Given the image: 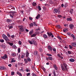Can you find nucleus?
I'll return each mask as SVG.
<instances>
[{
	"instance_id": "f257e3e1",
	"label": "nucleus",
	"mask_w": 76,
	"mask_h": 76,
	"mask_svg": "<svg viewBox=\"0 0 76 76\" xmlns=\"http://www.w3.org/2000/svg\"><path fill=\"white\" fill-rule=\"evenodd\" d=\"M2 37L3 39H5L7 44H9L10 45V46H12L13 45V43L9 42L10 41V39H9L8 37H7L6 35L4 34H2Z\"/></svg>"
},
{
	"instance_id": "f03ea898",
	"label": "nucleus",
	"mask_w": 76,
	"mask_h": 76,
	"mask_svg": "<svg viewBox=\"0 0 76 76\" xmlns=\"http://www.w3.org/2000/svg\"><path fill=\"white\" fill-rule=\"evenodd\" d=\"M61 69L64 72H65V71H67V65L65 63H63V64H61Z\"/></svg>"
},
{
	"instance_id": "7ed1b4c3",
	"label": "nucleus",
	"mask_w": 76,
	"mask_h": 76,
	"mask_svg": "<svg viewBox=\"0 0 76 76\" xmlns=\"http://www.w3.org/2000/svg\"><path fill=\"white\" fill-rule=\"evenodd\" d=\"M29 43L30 44L34 45H37V44L36 43V41L34 39H32L31 41H29Z\"/></svg>"
},
{
	"instance_id": "20e7f679",
	"label": "nucleus",
	"mask_w": 76,
	"mask_h": 76,
	"mask_svg": "<svg viewBox=\"0 0 76 76\" xmlns=\"http://www.w3.org/2000/svg\"><path fill=\"white\" fill-rule=\"evenodd\" d=\"M18 28H19L20 32H23L24 31V28H23V26H18Z\"/></svg>"
},
{
	"instance_id": "39448f33",
	"label": "nucleus",
	"mask_w": 76,
	"mask_h": 76,
	"mask_svg": "<svg viewBox=\"0 0 76 76\" xmlns=\"http://www.w3.org/2000/svg\"><path fill=\"white\" fill-rule=\"evenodd\" d=\"M7 57H8L7 55L6 54H5L4 56H1V58L2 59H3V60H6V58H7Z\"/></svg>"
},
{
	"instance_id": "423d86ee",
	"label": "nucleus",
	"mask_w": 76,
	"mask_h": 76,
	"mask_svg": "<svg viewBox=\"0 0 76 76\" xmlns=\"http://www.w3.org/2000/svg\"><path fill=\"white\" fill-rule=\"evenodd\" d=\"M69 26L70 29H72L74 28V25L73 24H71L69 25Z\"/></svg>"
},
{
	"instance_id": "0eeeda50",
	"label": "nucleus",
	"mask_w": 76,
	"mask_h": 76,
	"mask_svg": "<svg viewBox=\"0 0 76 76\" xmlns=\"http://www.w3.org/2000/svg\"><path fill=\"white\" fill-rule=\"evenodd\" d=\"M36 34H33L31 36V37H36V35L37 34H38V32H36Z\"/></svg>"
},
{
	"instance_id": "6e6552de",
	"label": "nucleus",
	"mask_w": 76,
	"mask_h": 76,
	"mask_svg": "<svg viewBox=\"0 0 76 76\" xmlns=\"http://www.w3.org/2000/svg\"><path fill=\"white\" fill-rule=\"evenodd\" d=\"M48 49L50 50V51H53V48L51 46L49 45L48 46Z\"/></svg>"
},
{
	"instance_id": "1a4fd4ad",
	"label": "nucleus",
	"mask_w": 76,
	"mask_h": 76,
	"mask_svg": "<svg viewBox=\"0 0 76 76\" xmlns=\"http://www.w3.org/2000/svg\"><path fill=\"white\" fill-rule=\"evenodd\" d=\"M49 3L50 4H53V3H54V1H53V0H49Z\"/></svg>"
},
{
	"instance_id": "9d476101",
	"label": "nucleus",
	"mask_w": 76,
	"mask_h": 76,
	"mask_svg": "<svg viewBox=\"0 0 76 76\" xmlns=\"http://www.w3.org/2000/svg\"><path fill=\"white\" fill-rule=\"evenodd\" d=\"M58 12V10L56 9H54L53 10V13H57Z\"/></svg>"
},
{
	"instance_id": "9b49d317",
	"label": "nucleus",
	"mask_w": 76,
	"mask_h": 76,
	"mask_svg": "<svg viewBox=\"0 0 76 76\" xmlns=\"http://www.w3.org/2000/svg\"><path fill=\"white\" fill-rule=\"evenodd\" d=\"M38 52L37 50H35L34 52V56H37V55H38Z\"/></svg>"
},
{
	"instance_id": "f8f14e48",
	"label": "nucleus",
	"mask_w": 76,
	"mask_h": 76,
	"mask_svg": "<svg viewBox=\"0 0 76 76\" xmlns=\"http://www.w3.org/2000/svg\"><path fill=\"white\" fill-rule=\"evenodd\" d=\"M53 66L55 68V70H58V68L57 67L56 65L54 64L53 65Z\"/></svg>"
},
{
	"instance_id": "ddd939ff",
	"label": "nucleus",
	"mask_w": 76,
	"mask_h": 76,
	"mask_svg": "<svg viewBox=\"0 0 76 76\" xmlns=\"http://www.w3.org/2000/svg\"><path fill=\"white\" fill-rule=\"evenodd\" d=\"M11 56H12V57H15V56H16V54L15 53H12L11 54Z\"/></svg>"
},
{
	"instance_id": "4468645a",
	"label": "nucleus",
	"mask_w": 76,
	"mask_h": 76,
	"mask_svg": "<svg viewBox=\"0 0 76 76\" xmlns=\"http://www.w3.org/2000/svg\"><path fill=\"white\" fill-rule=\"evenodd\" d=\"M40 16H41V15L39 14L36 17V18L37 19H38V18H40Z\"/></svg>"
},
{
	"instance_id": "2eb2a0df",
	"label": "nucleus",
	"mask_w": 76,
	"mask_h": 76,
	"mask_svg": "<svg viewBox=\"0 0 76 76\" xmlns=\"http://www.w3.org/2000/svg\"><path fill=\"white\" fill-rule=\"evenodd\" d=\"M47 34L49 36V37H50V36H51V35H53V34H52L50 32V33H48V32H47Z\"/></svg>"
},
{
	"instance_id": "dca6fc26",
	"label": "nucleus",
	"mask_w": 76,
	"mask_h": 76,
	"mask_svg": "<svg viewBox=\"0 0 76 76\" xmlns=\"http://www.w3.org/2000/svg\"><path fill=\"white\" fill-rule=\"evenodd\" d=\"M69 12L71 15H72L73 13V9H71L69 11Z\"/></svg>"
},
{
	"instance_id": "f3484780",
	"label": "nucleus",
	"mask_w": 76,
	"mask_h": 76,
	"mask_svg": "<svg viewBox=\"0 0 76 76\" xmlns=\"http://www.w3.org/2000/svg\"><path fill=\"white\" fill-rule=\"evenodd\" d=\"M16 73L17 75H18L20 76H22V75L21 73H19V72H16Z\"/></svg>"
},
{
	"instance_id": "a211bd4d",
	"label": "nucleus",
	"mask_w": 76,
	"mask_h": 76,
	"mask_svg": "<svg viewBox=\"0 0 76 76\" xmlns=\"http://www.w3.org/2000/svg\"><path fill=\"white\" fill-rule=\"evenodd\" d=\"M7 22L8 23H10V22H11L12 21V20L11 19H7Z\"/></svg>"
},
{
	"instance_id": "6ab92c4d",
	"label": "nucleus",
	"mask_w": 76,
	"mask_h": 76,
	"mask_svg": "<svg viewBox=\"0 0 76 76\" xmlns=\"http://www.w3.org/2000/svg\"><path fill=\"white\" fill-rule=\"evenodd\" d=\"M67 31H68V29L67 28H65L64 29H63L64 32H66V31L67 32Z\"/></svg>"
},
{
	"instance_id": "aec40b11",
	"label": "nucleus",
	"mask_w": 76,
	"mask_h": 76,
	"mask_svg": "<svg viewBox=\"0 0 76 76\" xmlns=\"http://www.w3.org/2000/svg\"><path fill=\"white\" fill-rule=\"evenodd\" d=\"M29 52H27L26 54V58L28 57H29Z\"/></svg>"
},
{
	"instance_id": "412c9836",
	"label": "nucleus",
	"mask_w": 76,
	"mask_h": 76,
	"mask_svg": "<svg viewBox=\"0 0 76 76\" xmlns=\"http://www.w3.org/2000/svg\"><path fill=\"white\" fill-rule=\"evenodd\" d=\"M72 45L73 47H76V43L75 42L72 43Z\"/></svg>"
},
{
	"instance_id": "4be33fe9",
	"label": "nucleus",
	"mask_w": 76,
	"mask_h": 76,
	"mask_svg": "<svg viewBox=\"0 0 76 76\" xmlns=\"http://www.w3.org/2000/svg\"><path fill=\"white\" fill-rule=\"evenodd\" d=\"M43 37L45 39H46L48 38V37L46 35V34H43Z\"/></svg>"
},
{
	"instance_id": "5701e85b",
	"label": "nucleus",
	"mask_w": 76,
	"mask_h": 76,
	"mask_svg": "<svg viewBox=\"0 0 76 76\" xmlns=\"http://www.w3.org/2000/svg\"><path fill=\"white\" fill-rule=\"evenodd\" d=\"M67 21H72V19L71 18H67L66 19Z\"/></svg>"
},
{
	"instance_id": "b1692460",
	"label": "nucleus",
	"mask_w": 76,
	"mask_h": 76,
	"mask_svg": "<svg viewBox=\"0 0 76 76\" xmlns=\"http://www.w3.org/2000/svg\"><path fill=\"white\" fill-rule=\"evenodd\" d=\"M33 33V30H32L31 31H30L29 32V34L30 35H32Z\"/></svg>"
},
{
	"instance_id": "393cba45",
	"label": "nucleus",
	"mask_w": 76,
	"mask_h": 76,
	"mask_svg": "<svg viewBox=\"0 0 76 76\" xmlns=\"http://www.w3.org/2000/svg\"><path fill=\"white\" fill-rule=\"evenodd\" d=\"M70 61H71V62H74L75 61V60L73 58H71L69 59Z\"/></svg>"
},
{
	"instance_id": "a878e982",
	"label": "nucleus",
	"mask_w": 76,
	"mask_h": 76,
	"mask_svg": "<svg viewBox=\"0 0 76 76\" xmlns=\"http://www.w3.org/2000/svg\"><path fill=\"white\" fill-rule=\"evenodd\" d=\"M5 69V67L4 66H0V70H4Z\"/></svg>"
},
{
	"instance_id": "bb28decb",
	"label": "nucleus",
	"mask_w": 76,
	"mask_h": 76,
	"mask_svg": "<svg viewBox=\"0 0 76 76\" xmlns=\"http://www.w3.org/2000/svg\"><path fill=\"white\" fill-rule=\"evenodd\" d=\"M27 60L28 61H29V62H30L31 61V59H30V58L29 57H28L27 58Z\"/></svg>"
},
{
	"instance_id": "cd10ccee",
	"label": "nucleus",
	"mask_w": 76,
	"mask_h": 76,
	"mask_svg": "<svg viewBox=\"0 0 76 76\" xmlns=\"http://www.w3.org/2000/svg\"><path fill=\"white\" fill-rule=\"evenodd\" d=\"M39 51H40V53H42V49L41 48H40L39 49Z\"/></svg>"
},
{
	"instance_id": "c85d7f7f",
	"label": "nucleus",
	"mask_w": 76,
	"mask_h": 76,
	"mask_svg": "<svg viewBox=\"0 0 76 76\" xmlns=\"http://www.w3.org/2000/svg\"><path fill=\"white\" fill-rule=\"evenodd\" d=\"M14 58H12V59L11 60V62L12 63H14V62H16V61L15 60H14Z\"/></svg>"
},
{
	"instance_id": "c756f323",
	"label": "nucleus",
	"mask_w": 76,
	"mask_h": 76,
	"mask_svg": "<svg viewBox=\"0 0 76 76\" xmlns=\"http://www.w3.org/2000/svg\"><path fill=\"white\" fill-rule=\"evenodd\" d=\"M7 35V37H9V38H10V34L7 33L6 34Z\"/></svg>"
},
{
	"instance_id": "7c9ffc66",
	"label": "nucleus",
	"mask_w": 76,
	"mask_h": 76,
	"mask_svg": "<svg viewBox=\"0 0 76 76\" xmlns=\"http://www.w3.org/2000/svg\"><path fill=\"white\" fill-rule=\"evenodd\" d=\"M24 62H25L26 64V63H28V60L26 58H25L24 59Z\"/></svg>"
},
{
	"instance_id": "2f4dec72",
	"label": "nucleus",
	"mask_w": 76,
	"mask_h": 76,
	"mask_svg": "<svg viewBox=\"0 0 76 76\" xmlns=\"http://www.w3.org/2000/svg\"><path fill=\"white\" fill-rule=\"evenodd\" d=\"M11 38L12 39H15V35H11Z\"/></svg>"
},
{
	"instance_id": "473e14b6",
	"label": "nucleus",
	"mask_w": 76,
	"mask_h": 76,
	"mask_svg": "<svg viewBox=\"0 0 76 76\" xmlns=\"http://www.w3.org/2000/svg\"><path fill=\"white\" fill-rule=\"evenodd\" d=\"M48 60H53V58L51 57H48Z\"/></svg>"
},
{
	"instance_id": "72a5a7b5",
	"label": "nucleus",
	"mask_w": 76,
	"mask_h": 76,
	"mask_svg": "<svg viewBox=\"0 0 76 76\" xmlns=\"http://www.w3.org/2000/svg\"><path fill=\"white\" fill-rule=\"evenodd\" d=\"M37 5V3L36 2H33V6H35Z\"/></svg>"
},
{
	"instance_id": "f704fd0d",
	"label": "nucleus",
	"mask_w": 76,
	"mask_h": 76,
	"mask_svg": "<svg viewBox=\"0 0 76 76\" xmlns=\"http://www.w3.org/2000/svg\"><path fill=\"white\" fill-rule=\"evenodd\" d=\"M69 48L71 49H72L73 48V46L71 45H69Z\"/></svg>"
},
{
	"instance_id": "c9c22d12",
	"label": "nucleus",
	"mask_w": 76,
	"mask_h": 76,
	"mask_svg": "<svg viewBox=\"0 0 76 76\" xmlns=\"http://www.w3.org/2000/svg\"><path fill=\"white\" fill-rule=\"evenodd\" d=\"M38 9L39 10H41V6H38Z\"/></svg>"
},
{
	"instance_id": "e433bc0d",
	"label": "nucleus",
	"mask_w": 76,
	"mask_h": 76,
	"mask_svg": "<svg viewBox=\"0 0 76 76\" xmlns=\"http://www.w3.org/2000/svg\"><path fill=\"white\" fill-rule=\"evenodd\" d=\"M46 55L48 56L49 57H51V56H52V55L51 54H46Z\"/></svg>"
},
{
	"instance_id": "4c0bfd02",
	"label": "nucleus",
	"mask_w": 76,
	"mask_h": 76,
	"mask_svg": "<svg viewBox=\"0 0 76 76\" xmlns=\"http://www.w3.org/2000/svg\"><path fill=\"white\" fill-rule=\"evenodd\" d=\"M57 17L58 18H62V16L61 15H57Z\"/></svg>"
},
{
	"instance_id": "58836bf2",
	"label": "nucleus",
	"mask_w": 76,
	"mask_h": 76,
	"mask_svg": "<svg viewBox=\"0 0 76 76\" xmlns=\"http://www.w3.org/2000/svg\"><path fill=\"white\" fill-rule=\"evenodd\" d=\"M29 25L31 27H33V23H31Z\"/></svg>"
},
{
	"instance_id": "ea45409f",
	"label": "nucleus",
	"mask_w": 76,
	"mask_h": 76,
	"mask_svg": "<svg viewBox=\"0 0 76 76\" xmlns=\"http://www.w3.org/2000/svg\"><path fill=\"white\" fill-rule=\"evenodd\" d=\"M20 52V48H19L18 49V52L19 53Z\"/></svg>"
},
{
	"instance_id": "a19ab883",
	"label": "nucleus",
	"mask_w": 76,
	"mask_h": 76,
	"mask_svg": "<svg viewBox=\"0 0 76 76\" xmlns=\"http://www.w3.org/2000/svg\"><path fill=\"white\" fill-rule=\"evenodd\" d=\"M67 6H68L67 3H66L64 5V7H67Z\"/></svg>"
},
{
	"instance_id": "79ce46f5",
	"label": "nucleus",
	"mask_w": 76,
	"mask_h": 76,
	"mask_svg": "<svg viewBox=\"0 0 76 76\" xmlns=\"http://www.w3.org/2000/svg\"><path fill=\"white\" fill-rule=\"evenodd\" d=\"M54 76H56V71H54L53 73Z\"/></svg>"
},
{
	"instance_id": "37998d69",
	"label": "nucleus",
	"mask_w": 76,
	"mask_h": 76,
	"mask_svg": "<svg viewBox=\"0 0 76 76\" xmlns=\"http://www.w3.org/2000/svg\"><path fill=\"white\" fill-rule=\"evenodd\" d=\"M64 26H65V27H66V28H67V27H68V24H64Z\"/></svg>"
},
{
	"instance_id": "c03bdc74",
	"label": "nucleus",
	"mask_w": 76,
	"mask_h": 76,
	"mask_svg": "<svg viewBox=\"0 0 76 76\" xmlns=\"http://www.w3.org/2000/svg\"><path fill=\"white\" fill-rule=\"evenodd\" d=\"M29 20H32L33 18H32L31 17H29Z\"/></svg>"
},
{
	"instance_id": "a18cd8bd",
	"label": "nucleus",
	"mask_w": 76,
	"mask_h": 76,
	"mask_svg": "<svg viewBox=\"0 0 76 76\" xmlns=\"http://www.w3.org/2000/svg\"><path fill=\"white\" fill-rule=\"evenodd\" d=\"M40 30V29L39 28H38L37 29H36V32H38V31H39Z\"/></svg>"
},
{
	"instance_id": "49530a36",
	"label": "nucleus",
	"mask_w": 76,
	"mask_h": 76,
	"mask_svg": "<svg viewBox=\"0 0 76 76\" xmlns=\"http://www.w3.org/2000/svg\"><path fill=\"white\" fill-rule=\"evenodd\" d=\"M9 28L10 29H12V28H13V26H10V27H9Z\"/></svg>"
},
{
	"instance_id": "de8ad7c7",
	"label": "nucleus",
	"mask_w": 76,
	"mask_h": 76,
	"mask_svg": "<svg viewBox=\"0 0 76 76\" xmlns=\"http://www.w3.org/2000/svg\"><path fill=\"white\" fill-rule=\"evenodd\" d=\"M10 12L11 13V14L12 13H16L15 12L13 11H11Z\"/></svg>"
},
{
	"instance_id": "09e8293b",
	"label": "nucleus",
	"mask_w": 76,
	"mask_h": 76,
	"mask_svg": "<svg viewBox=\"0 0 76 76\" xmlns=\"http://www.w3.org/2000/svg\"><path fill=\"white\" fill-rule=\"evenodd\" d=\"M58 38L60 40H61V41H62V39H61V37H60L59 36H58Z\"/></svg>"
},
{
	"instance_id": "8fccbe9b",
	"label": "nucleus",
	"mask_w": 76,
	"mask_h": 76,
	"mask_svg": "<svg viewBox=\"0 0 76 76\" xmlns=\"http://www.w3.org/2000/svg\"><path fill=\"white\" fill-rule=\"evenodd\" d=\"M15 75V72H11L12 76H13V75Z\"/></svg>"
},
{
	"instance_id": "3c124183",
	"label": "nucleus",
	"mask_w": 76,
	"mask_h": 76,
	"mask_svg": "<svg viewBox=\"0 0 76 76\" xmlns=\"http://www.w3.org/2000/svg\"><path fill=\"white\" fill-rule=\"evenodd\" d=\"M0 41L1 42H3L4 41L3 39H1L0 40Z\"/></svg>"
},
{
	"instance_id": "603ef678",
	"label": "nucleus",
	"mask_w": 76,
	"mask_h": 76,
	"mask_svg": "<svg viewBox=\"0 0 76 76\" xmlns=\"http://www.w3.org/2000/svg\"><path fill=\"white\" fill-rule=\"evenodd\" d=\"M18 43H19V44L20 45H21V44H22V42H21V41H19L18 42Z\"/></svg>"
},
{
	"instance_id": "864d4df0",
	"label": "nucleus",
	"mask_w": 76,
	"mask_h": 76,
	"mask_svg": "<svg viewBox=\"0 0 76 76\" xmlns=\"http://www.w3.org/2000/svg\"><path fill=\"white\" fill-rule=\"evenodd\" d=\"M53 50L54 51H56V48H53Z\"/></svg>"
},
{
	"instance_id": "5fc2aeb1",
	"label": "nucleus",
	"mask_w": 76,
	"mask_h": 76,
	"mask_svg": "<svg viewBox=\"0 0 76 76\" xmlns=\"http://www.w3.org/2000/svg\"><path fill=\"white\" fill-rule=\"evenodd\" d=\"M15 25V23H12L11 24V25H12V26H14V25Z\"/></svg>"
},
{
	"instance_id": "6e6d98bb",
	"label": "nucleus",
	"mask_w": 76,
	"mask_h": 76,
	"mask_svg": "<svg viewBox=\"0 0 76 76\" xmlns=\"http://www.w3.org/2000/svg\"><path fill=\"white\" fill-rule=\"evenodd\" d=\"M68 54H72V53H71V52H70V51H68Z\"/></svg>"
},
{
	"instance_id": "4d7b16f0",
	"label": "nucleus",
	"mask_w": 76,
	"mask_h": 76,
	"mask_svg": "<svg viewBox=\"0 0 76 76\" xmlns=\"http://www.w3.org/2000/svg\"><path fill=\"white\" fill-rule=\"evenodd\" d=\"M31 75V73H28L27 74H26V75L27 76H29Z\"/></svg>"
},
{
	"instance_id": "13d9d810",
	"label": "nucleus",
	"mask_w": 76,
	"mask_h": 76,
	"mask_svg": "<svg viewBox=\"0 0 76 76\" xmlns=\"http://www.w3.org/2000/svg\"><path fill=\"white\" fill-rule=\"evenodd\" d=\"M57 27L58 28V29H60V25L57 26Z\"/></svg>"
},
{
	"instance_id": "bf43d9fd",
	"label": "nucleus",
	"mask_w": 76,
	"mask_h": 76,
	"mask_svg": "<svg viewBox=\"0 0 76 76\" xmlns=\"http://www.w3.org/2000/svg\"><path fill=\"white\" fill-rule=\"evenodd\" d=\"M18 58L20 59V54L18 56Z\"/></svg>"
},
{
	"instance_id": "052dcab7",
	"label": "nucleus",
	"mask_w": 76,
	"mask_h": 76,
	"mask_svg": "<svg viewBox=\"0 0 76 76\" xmlns=\"http://www.w3.org/2000/svg\"><path fill=\"white\" fill-rule=\"evenodd\" d=\"M21 58H24V56L23 55H22L21 56Z\"/></svg>"
},
{
	"instance_id": "680f3d73",
	"label": "nucleus",
	"mask_w": 76,
	"mask_h": 76,
	"mask_svg": "<svg viewBox=\"0 0 76 76\" xmlns=\"http://www.w3.org/2000/svg\"><path fill=\"white\" fill-rule=\"evenodd\" d=\"M42 69L43 70V71H44V72H45V71L46 70V69H45V68H43Z\"/></svg>"
},
{
	"instance_id": "e2e57ef3",
	"label": "nucleus",
	"mask_w": 76,
	"mask_h": 76,
	"mask_svg": "<svg viewBox=\"0 0 76 76\" xmlns=\"http://www.w3.org/2000/svg\"><path fill=\"white\" fill-rule=\"evenodd\" d=\"M10 16L11 18H13V17L12 16V14H10Z\"/></svg>"
},
{
	"instance_id": "0e129e2a",
	"label": "nucleus",
	"mask_w": 76,
	"mask_h": 76,
	"mask_svg": "<svg viewBox=\"0 0 76 76\" xmlns=\"http://www.w3.org/2000/svg\"><path fill=\"white\" fill-rule=\"evenodd\" d=\"M25 20H26V18H24L23 20V22H24V21H25Z\"/></svg>"
},
{
	"instance_id": "69168bd1",
	"label": "nucleus",
	"mask_w": 76,
	"mask_h": 76,
	"mask_svg": "<svg viewBox=\"0 0 76 76\" xmlns=\"http://www.w3.org/2000/svg\"><path fill=\"white\" fill-rule=\"evenodd\" d=\"M8 66L9 67H12V64H10L8 65Z\"/></svg>"
},
{
	"instance_id": "338daca9",
	"label": "nucleus",
	"mask_w": 76,
	"mask_h": 76,
	"mask_svg": "<svg viewBox=\"0 0 76 76\" xmlns=\"http://www.w3.org/2000/svg\"><path fill=\"white\" fill-rule=\"evenodd\" d=\"M75 39H76V38H75V37L74 36V37H73V41H75Z\"/></svg>"
},
{
	"instance_id": "774afa93",
	"label": "nucleus",
	"mask_w": 76,
	"mask_h": 76,
	"mask_svg": "<svg viewBox=\"0 0 76 76\" xmlns=\"http://www.w3.org/2000/svg\"><path fill=\"white\" fill-rule=\"evenodd\" d=\"M71 36L73 38V37H75V36H74V35L73 34L71 35Z\"/></svg>"
}]
</instances>
